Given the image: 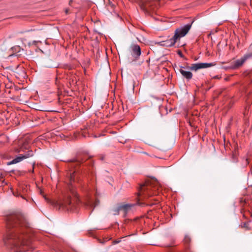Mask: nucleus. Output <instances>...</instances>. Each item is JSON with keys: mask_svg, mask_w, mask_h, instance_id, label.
I'll list each match as a JSON object with an SVG mask.
<instances>
[{"mask_svg": "<svg viewBox=\"0 0 252 252\" xmlns=\"http://www.w3.org/2000/svg\"><path fill=\"white\" fill-rule=\"evenodd\" d=\"M160 0H143L140 7L144 12L148 15L156 12L159 7Z\"/></svg>", "mask_w": 252, "mask_h": 252, "instance_id": "obj_4", "label": "nucleus"}, {"mask_svg": "<svg viewBox=\"0 0 252 252\" xmlns=\"http://www.w3.org/2000/svg\"><path fill=\"white\" fill-rule=\"evenodd\" d=\"M22 74H22V77H24H24L26 76V74H25V71H24V70H23V71H22Z\"/></svg>", "mask_w": 252, "mask_h": 252, "instance_id": "obj_17", "label": "nucleus"}, {"mask_svg": "<svg viewBox=\"0 0 252 252\" xmlns=\"http://www.w3.org/2000/svg\"><path fill=\"white\" fill-rule=\"evenodd\" d=\"M135 205L134 204H119L117 207L112 209V214L115 216L119 215L120 211H122L124 213V217H125Z\"/></svg>", "mask_w": 252, "mask_h": 252, "instance_id": "obj_6", "label": "nucleus"}, {"mask_svg": "<svg viewBox=\"0 0 252 252\" xmlns=\"http://www.w3.org/2000/svg\"><path fill=\"white\" fill-rule=\"evenodd\" d=\"M40 194L43 196L45 199H46L45 196H44V195L42 194V191L41 190H40Z\"/></svg>", "mask_w": 252, "mask_h": 252, "instance_id": "obj_21", "label": "nucleus"}, {"mask_svg": "<svg viewBox=\"0 0 252 252\" xmlns=\"http://www.w3.org/2000/svg\"><path fill=\"white\" fill-rule=\"evenodd\" d=\"M252 57V53H249L245 55L240 59L237 60L236 61H235L231 68L232 69H236L239 67L240 66H242L243 64V63L246 62V60L251 58Z\"/></svg>", "mask_w": 252, "mask_h": 252, "instance_id": "obj_7", "label": "nucleus"}, {"mask_svg": "<svg viewBox=\"0 0 252 252\" xmlns=\"http://www.w3.org/2000/svg\"><path fill=\"white\" fill-rule=\"evenodd\" d=\"M31 171H32V172H33V168L32 169V170H31Z\"/></svg>", "mask_w": 252, "mask_h": 252, "instance_id": "obj_24", "label": "nucleus"}, {"mask_svg": "<svg viewBox=\"0 0 252 252\" xmlns=\"http://www.w3.org/2000/svg\"><path fill=\"white\" fill-rule=\"evenodd\" d=\"M190 241H191L190 238L189 236L186 235L185 236V238L184 239V243H185V244H186L187 245H189V243L190 242Z\"/></svg>", "mask_w": 252, "mask_h": 252, "instance_id": "obj_12", "label": "nucleus"}, {"mask_svg": "<svg viewBox=\"0 0 252 252\" xmlns=\"http://www.w3.org/2000/svg\"><path fill=\"white\" fill-rule=\"evenodd\" d=\"M139 195H142L144 198H147L153 195H157L155 187L151 185H142L140 186L138 192Z\"/></svg>", "mask_w": 252, "mask_h": 252, "instance_id": "obj_5", "label": "nucleus"}, {"mask_svg": "<svg viewBox=\"0 0 252 252\" xmlns=\"http://www.w3.org/2000/svg\"><path fill=\"white\" fill-rule=\"evenodd\" d=\"M178 54L182 57V52L181 51H179L178 52Z\"/></svg>", "mask_w": 252, "mask_h": 252, "instance_id": "obj_20", "label": "nucleus"}, {"mask_svg": "<svg viewBox=\"0 0 252 252\" xmlns=\"http://www.w3.org/2000/svg\"><path fill=\"white\" fill-rule=\"evenodd\" d=\"M6 225L8 228H12L4 239V244L14 252L27 251L25 248L28 245V232L30 223L21 213H16L7 217Z\"/></svg>", "mask_w": 252, "mask_h": 252, "instance_id": "obj_1", "label": "nucleus"}, {"mask_svg": "<svg viewBox=\"0 0 252 252\" xmlns=\"http://www.w3.org/2000/svg\"><path fill=\"white\" fill-rule=\"evenodd\" d=\"M33 156V153L32 151H29L28 153L24 155H20V156H18L16 157L15 158L13 159L11 161L12 163H16L19 162H20L24 159L27 158L29 157H32Z\"/></svg>", "mask_w": 252, "mask_h": 252, "instance_id": "obj_10", "label": "nucleus"}, {"mask_svg": "<svg viewBox=\"0 0 252 252\" xmlns=\"http://www.w3.org/2000/svg\"><path fill=\"white\" fill-rule=\"evenodd\" d=\"M3 173H2V171L1 169H0V180L1 179H2L3 178Z\"/></svg>", "mask_w": 252, "mask_h": 252, "instance_id": "obj_15", "label": "nucleus"}, {"mask_svg": "<svg viewBox=\"0 0 252 252\" xmlns=\"http://www.w3.org/2000/svg\"><path fill=\"white\" fill-rule=\"evenodd\" d=\"M185 68L183 66H181L179 71L183 76L188 80H190L192 77V73L190 71H185L183 69Z\"/></svg>", "mask_w": 252, "mask_h": 252, "instance_id": "obj_11", "label": "nucleus"}, {"mask_svg": "<svg viewBox=\"0 0 252 252\" xmlns=\"http://www.w3.org/2000/svg\"><path fill=\"white\" fill-rule=\"evenodd\" d=\"M70 161L72 162L76 161V162H77V164H79L81 162L80 161L76 160H71Z\"/></svg>", "mask_w": 252, "mask_h": 252, "instance_id": "obj_18", "label": "nucleus"}, {"mask_svg": "<svg viewBox=\"0 0 252 252\" xmlns=\"http://www.w3.org/2000/svg\"><path fill=\"white\" fill-rule=\"evenodd\" d=\"M89 205H90L91 207L94 208L95 206L98 205L99 201L98 200H96L95 202L93 203L92 202H89Z\"/></svg>", "mask_w": 252, "mask_h": 252, "instance_id": "obj_13", "label": "nucleus"}, {"mask_svg": "<svg viewBox=\"0 0 252 252\" xmlns=\"http://www.w3.org/2000/svg\"><path fill=\"white\" fill-rule=\"evenodd\" d=\"M31 171H32V172H33V168L32 169V170H31Z\"/></svg>", "mask_w": 252, "mask_h": 252, "instance_id": "obj_23", "label": "nucleus"}, {"mask_svg": "<svg viewBox=\"0 0 252 252\" xmlns=\"http://www.w3.org/2000/svg\"><path fill=\"white\" fill-rule=\"evenodd\" d=\"M75 172H73L70 174L69 177V184L68 185V189L74 199L72 200L71 199V196L69 195L63 201L55 202V206L59 210L71 211L74 207V203L73 201L74 202L75 201L77 202L78 201V194L74 189L73 185L75 182Z\"/></svg>", "mask_w": 252, "mask_h": 252, "instance_id": "obj_2", "label": "nucleus"}, {"mask_svg": "<svg viewBox=\"0 0 252 252\" xmlns=\"http://www.w3.org/2000/svg\"><path fill=\"white\" fill-rule=\"evenodd\" d=\"M74 164H72L71 165V167H74Z\"/></svg>", "mask_w": 252, "mask_h": 252, "instance_id": "obj_22", "label": "nucleus"}, {"mask_svg": "<svg viewBox=\"0 0 252 252\" xmlns=\"http://www.w3.org/2000/svg\"><path fill=\"white\" fill-rule=\"evenodd\" d=\"M64 12L66 14H68L69 13V10L68 8H66L64 10Z\"/></svg>", "mask_w": 252, "mask_h": 252, "instance_id": "obj_16", "label": "nucleus"}, {"mask_svg": "<svg viewBox=\"0 0 252 252\" xmlns=\"http://www.w3.org/2000/svg\"><path fill=\"white\" fill-rule=\"evenodd\" d=\"M143 153L147 155V154L146 152H144Z\"/></svg>", "mask_w": 252, "mask_h": 252, "instance_id": "obj_25", "label": "nucleus"}, {"mask_svg": "<svg viewBox=\"0 0 252 252\" xmlns=\"http://www.w3.org/2000/svg\"><path fill=\"white\" fill-rule=\"evenodd\" d=\"M247 224L246 222H245L244 223L243 227H247Z\"/></svg>", "mask_w": 252, "mask_h": 252, "instance_id": "obj_19", "label": "nucleus"}, {"mask_svg": "<svg viewBox=\"0 0 252 252\" xmlns=\"http://www.w3.org/2000/svg\"><path fill=\"white\" fill-rule=\"evenodd\" d=\"M191 25L192 23L188 24L183 27L176 29L175 31L174 36L170 39L160 42V45L166 47L174 46L176 42L180 40L182 37L185 36L188 33L191 27Z\"/></svg>", "mask_w": 252, "mask_h": 252, "instance_id": "obj_3", "label": "nucleus"}, {"mask_svg": "<svg viewBox=\"0 0 252 252\" xmlns=\"http://www.w3.org/2000/svg\"><path fill=\"white\" fill-rule=\"evenodd\" d=\"M132 50V55L135 60H138L141 55V48L138 45H133L131 47Z\"/></svg>", "mask_w": 252, "mask_h": 252, "instance_id": "obj_9", "label": "nucleus"}, {"mask_svg": "<svg viewBox=\"0 0 252 252\" xmlns=\"http://www.w3.org/2000/svg\"><path fill=\"white\" fill-rule=\"evenodd\" d=\"M120 242H121V240L120 239L116 240L115 241H113V244H118L119 243H120Z\"/></svg>", "mask_w": 252, "mask_h": 252, "instance_id": "obj_14", "label": "nucleus"}, {"mask_svg": "<svg viewBox=\"0 0 252 252\" xmlns=\"http://www.w3.org/2000/svg\"><path fill=\"white\" fill-rule=\"evenodd\" d=\"M214 64L213 63H196L191 64L189 67V69L191 70L196 71L198 69L202 68H208L213 66Z\"/></svg>", "mask_w": 252, "mask_h": 252, "instance_id": "obj_8", "label": "nucleus"}]
</instances>
